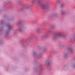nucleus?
I'll list each match as a JSON object with an SVG mask.
<instances>
[{
	"label": "nucleus",
	"instance_id": "0eeeda50",
	"mask_svg": "<svg viewBox=\"0 0 75 75\" xmlns=\"http://www.w3.org/2000/svg\"><path fill=\"white\" fill-rule=\"evenodd\" d=\"M8 27H9V25H7Z\"/></svg>",
	"mask_w": 75,
	"mask_h": 75
},
{
	"label": "nucleus",
	"instance_id": "f257e3e1",
	"mask_svg": "<svg viewBox=\"0 0 75 75\" xmlns=\"http://www.w3.org/2000/svg\"><path fill=\"white\" fill-rule=\"evenodd\" d=\"M40 7L42 8H44L46 7V6L45 5H44L43 4H41L40 5Z\"/></svg>",
	"mask_w": 75,
	"mask_h": 75
},
{
	"label": "nucleus",
	"instance_id": "20e7f679",
	"mask_svg": "<svg viewBox=\"0 0 75 75\" xmlns=\"http://www.w3.org/2000/svg\"><path fill=\"white\" fill-rule=\"evenodd\" d=\"M64 6V4H62L61 5V7H63Z\"/></svg>",
	"mask_w": 75,
	"mask_h": 75
},
{
	"label": "nucleus",
	"instance_id": "423d86ee",
	"mask_svg": "<svg viewBox=\"0 0 75 75\" xmlns=\"http://www.w3.org/2000/svg\"><path fill=\"white\" fill-rule=\"evenodd\" d=\"M37 31H38V30H37Z\"/></svg>",
	"mask_w": 75,
	"mask_h": 75
},
{
	"label": "nucleus",
	"instance_id": "f03ea898",
	"mask_svg": "<svg viewBox=\"0 0 75 75\" xmlns=\"http://www.w3.org/2000/svg\"><path fill=\"white\" fill-rule=\"evenodd\" d=\"M61 34L60 33L58 34L57 35V37H61Z\"/></svg>",
	"mask_w": 75,
	"mask_h": 75
},
{
	"label": "nucleus",
	"instance_id": "7ed1b4c3",
	"mask_svg": "<svg viewBox=\"0 0 75 75\" xmlns=\"http://www.w3.org/2000/svg\"><path fill=\"white\" fill-rule=\"evenodd\" d=\"M62 14H64V11H62L61 12Z\"/></svg>",
	"mask_w": 75,
	"mask_h": 75
},
{
	"label": "nucleus",
	"instance_id": "39448f33",
	"mask_svg": "<svg viewBox=\"0 0 75 75\" xmlns=\"http://www.w3.org/2000/svg\"><path fill=\"white\" fill-rule=\"evenodd\" d=\"M21 30V29H20V30H19V31H20V32L22 31V30Z\"/></svg>",
	"mask_w": 75,
	"mask_h": 75
}]
</instances>
